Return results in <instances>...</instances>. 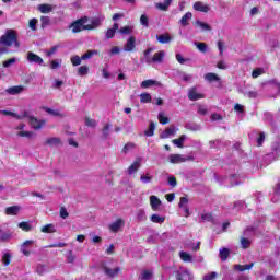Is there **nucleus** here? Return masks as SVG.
<instances>
[{
	"label": "nucleus",
	"mask_w": 280,
	"mask_h": 280,
	"mask_svg": "<svg viewBox=\"0 0 280 280\" xmlns=\"http://www.w3.org/2000/svg\"><path fill=\"white\" fill-rule=\"evenodd\" d=\"M191 12H187L186 14L183 15V18L180 19L179 23L183 27H187V25H189V21H191Z\"/></svg>",
	"instance_id": "obj_27"
},
{
	"label": "nucleus",
	"mask_w": 280,
	"mask_h": 280,
	"mask_svg": "<svg viewBox=\"0 0 280 280\" xmlns=\"http://www.w3.org/2000/svg\"><path fill=\"white\" fill-rule=\"evenodd\" d=\"M11 259H12V255H10V253H4L2 255V264H3V266H10Z\"/></svg>",
	"instance_id": "obj_47"
},
{
	"label": "nucleus",
	"mask_w": 280,
	"mask_h": 280,
	"mask_svg": "<svg viewBox=\"0 0 280 280\" xmlns=\"http://www.w3.org/2000/svg\"><path fill=\"white\" fill-rule=\"evenodd\" d=\"M34 135H35L34 131L22 130L18 132V137H24L26 139H34Z\"/></svg>",
	"instance_id": "obj_43"
},
{
	"label": "nucleus",
	"mask_w": 280,
	"mask_h": 280,
	"mask_svg": "<svg viewBox=\"0 0 280 280\" xmlns=\"http://www.w3.org/2000/svg\"><path fill=\"white\" fill-rule=\"evenodd\" d=\"M121 271V269L119 267H116L114 269H110L108 267H104V272L107 277H117L119 275V272Z\"/></svg>",
	"instance_id": "obj_18"
},
{
	"label": "nucleus",
	"mask_w": 280,
	"mask_h": 280,
	"mask_svg": "<svg viewBox=\"0 0 280 280\" xmlns=\"http://www.w3.org/2000/svg\"><path fill=\"white\" fill-rule=\"evenodd\" d=\"M50 23H51V20L49 19V16L43 15L40 18V27H42V30H45V27H49Z\"/></svg>",
	"instance_id": "obj_41"
},
{
	"label": "nucleus",
	"mask_w": 280,
	"mask_h": 280,
	"mask_svg": "<svg viewBox=\"0 0 280 280\" xmlns=\"http://www.w3.org/2000/svg\"><path fill=\"white\" fill-rule=\"evenodd\" d=\"M78 74L79 75H89V68H88V66L79 67Z\"/></svg>",
	"instance_id": "obj_56"
},
{
	"label": "nucleus",
	"mask_w": 280,
	"mask_h": 280,
	"mask_svg": "<svg viewBox=\"0 0 280 280\" xmlns=\"http://www.w3.org/2000/svg\"><path fill=\"white\" fill-rule=\"evenodd\" d=\"M26 60L31 63V65H39V66H43V63L45 62L40 56L32 52V51H28L27 52V57H26Z\"/></svg>",
	"instance_id": "obj_9"
},
{
	"label": "nucleus",
	"mask_w": 280,
	"mask_h": 280,
	"mask_svg": "<svg viewBox=\"0 0 280 280\" xmlns=\"http://www.w3.org/2000/svg\"><path fill=\"white\" fill-rule=\"evenodd\" d=\"M170 163L176 164V163H185V161H194V156L186 158L183 154H171L168 156Z\"/></svg>",
	"instance_id": "obj_7"
},
{
	"label": "nucleus",
	"mask_w": 280,
	"mask_h": 280,
	"mask_svg": "<svg viewBox=\"0 0 280 280\" xmlns=\"http://www.w3.org/2000/svg\"><path fill=\"white\" fill-rule=\"evenodd\" d=\"M196 25L197 27H200L201 32H211V25H209L208 23L197 20Z\"/></svg>",
	"instance_id": "obj_32"
},
{
	"label": "nucleus",
	"mask_w": 280,
	"mask_h": 280,
	"mask_svg": "<svg viewBox=\"0 0 280 280\" xmlns=\"http://www.w3.org/2000/svg\"><path fill=\"white\" fill-rule=\"evenodd\" d=\"M150 54H152V48H149L147 50H144V62H147V65H152V57L150 56Z\"/></svg>",
	"instance_id": "obj_45"
},
{
	"label": "nucleus",
	"mask_w": 280,
	"mask_h": 280,
	"mask_svg": "<svg viewBox=\"0 0 280 280\" xmlns=\"http://www.w3.org/2000/svg\"><path fill=\"white\" fill-rule=\"evenodd\" d=\"M194 10H196L197 12H209V5L205 4L201 1H198L194 3Z\"/></svg>",
	"instance_id": "obj_19"
},
{
	"label": "nucleus",
	"mask_w": 280,
	"mask_h": 280,
	"mask_svg": "<svg viewBox=\"0 0 280 280\" xmlns=\"http://www.w3.org/2000/svg\"><path fill=\"white\" fill-rule=\"evenodd\" d=\"M174 0H164L163 2L155 3L156 10H161V12H167L170 10V5H172Z\"/></svg>",
	"instance_id": "obj_13"
},
{
	"label": "nucleus",
	"mask_w": 280,
	"mask_h": 280,
	"mask_svg": "<svg viewBox=\"0 0 280 280\" xmlns=\"http://www.w3.org/2000/svg\"><path fill=\"white\" fill-rule=\"evenodd\" d=\"M173 135H176V127L171 126L167 127L161 135V139H170V137H173Z\"/></svg>",
	"instance_id": "obj_17"
},
{
	"label": "nucleus",
	"mask_w": 280,
	"mask_h": 280,
	"mask_svg": "<svg viewBox=\"0 0 280 280\" xmlns=\"http://www.w3.org/2000/svg\"><path fill=\"white\" fill-rule=\"evenodd\" d=\"M86 18H81L69 25V30L72 31V34H78L86 30Z\"/></svg>",
	"instance_id": "obj_3"
},
{
	"label": "nucleus",
	"mask_w": 280,
	"mask_h": 280,
	"mask_svg": "<svg viewBox=\"0 0 280 280\" xmlns=\"http://www.w3.org/2000/svg\"><path fill=\"white\" fill-rule=\"evenodd\" d=\"M156 40H159L161 45H167V43H172V37L168 35V33H166L162 35H156Z\"/></svg>",
	"instance_id": "obj_21"
},
{
	"label": "nucleus",
	"mask_w": 280,
	"mask_h": 280,
	"mask_svg": "<svg viewBox=\"0 0 280 280\" xmlns=\"http://www.w3.org/2000/svg\"><path fill=\"white\" fill-rule=\"evenodd\" d=\"M140 279H141V280H150V279H152V271H150V270H143V271L140 273Z\"/></svg>",
	"instance_id": "obj_49"
},
{
	"label": "nucleus",
	"mask_w": 280,
	"mask_h": 280,
	"mask_svg": "<svg viewBox=\"0 0 280 280\" xmlns=\"http://www.w3.org/2000/svg\"><path fill=\"white\" fill-rule=\"evenodd\" d=\"M133 31H135V26L132 25L124 26L118 30L119 34H121L122 36H128L132 34Z\"/></svg>",
	"instance_id": "obj_25"
},
{
	"label": "nucleus",
	"mask_w": 280,
	"mask_h": 280,
	"mask_svg": "<svg viewBox=\"0 0 280 280\" xmlns=\"http://www.w3.org/2000/svg\"><path fill=\"white\" fill-rule=\"evenodd\" d=\"M19 211H21V208L19 206H12L5 209L7 215H18Z\"/></svg>",
	"instance_id": "obj_34"
},
{
	"label": "nucleus",
	"mask_w": 280,
	"mask_h": 280,
	"mask_svg": "<svg viewBox=\"0 0 280 280\" xmlns=\"http://www.w3.org/2000/svg\"><path fill=\"white\" fill-rule=\"evenodd\" d=\"M0 45H3L4 47H12V45H14V48L19 49L21 44L16 37V32L13 30H7V32L0 37Z\"/></svg>",
	"instance_id": "obj_1"
},
{
	"label": "nucleus",
	"mask_w": 280,
	"mask_h": 280,
	"mask_svg": "<svg viewBox=\"0 0 280 280\" xmlns=\"http://www.w3.org/2000/svg\"><path fill=\"white\" fill-rule=\"evenodd\" d=\"M137 145L132 142H128L127 144H125V147L122 148V153L124 154H128V152H130V150H135Z\"/></svg>",
	"instance_id": "obj_51"
},
{
	"label": "nucleus",
	"mask_w": 280,
	"mask_h": 280,
	"mask_svg": "<svg viewBox=\"0 0 280 280\" xmlns=\"http://www.w3.org/2000/svg\"><path fill=\"white\" fill-rule=\"evenodd\" d=\"M229 255H231L230 248L223 247L219 250V257L221 261H226V259H229Z\"/></svg>",
	"instance_id": "obj_23"
},
{
	"label": "nucleus",
	"mask_w": 280,
	"mask_h": 280,
	"mask_svg": "<svg viewBox=\"0 0 280 280\" xmlns=\"http://www.w3.org/2000/svg\"><path fill=\"white\" fill-rule=\"evenodd\" d=\"M162 202L161 199H159V197L152 195L150 197V206L152 211H159L160 207H161Z\"/></svg>",
	"instance_id": "obj_14"
},
{
	"label": "nucleus",
	"mask_w": 280,
	"mask_h": 280,
	"mask_svg": "<svg viewBox=\"0 0 280 280\" xmlns=\"http://www.w3.org/2000/svg\"><path fill=\"white\" fill-rule=\"evenodd\" d=\"M241 246L242 248H250V240L241 237Z\"/></svg>",
	"instance_id": "obj_57"
},
{
	"label": "nucleus",
	"mask_w": 280,
	"mask_h": 280,
	"mask_svg": "<svg viewBox=\"0 0 280 280\" xmlns=\"http://www.w3.org/2000/svg\"><path fill=\"white\" fill-rule=\"evenodd\" d=\"M136 43L137 39L135 38V36L129 37L127 39V43L125 44L124 51H135V47H137Z\"/></svg>",
	"instance_id": "obj_15"
},
{
	"label": "nucleus",
	"mask_w": 280,
	"mask_h": 280,
	"mask_svg": "<svg viewBox=\"0 0 280 280\" xmlns=\"http://www.w3.org/2000/svg\"><path fill=\"white\" fill-rule=\"evenodd\" d=\"M197 113H198L199 115H207V113H208L207 106H205V105H199V106H198V109H197Z\"/></svg>",
	"instance_id": "obj_63"
},
{
	"label": "nucleus",
	"mask_w": 280,
	"mask_h": 280,
	"mask_svg": "<svg viewBox=\"0 0 280 280\" xmlns=\"http://www.w3.org/2000/svg\"><path fill=\"white\" fill-rule=\"evenodd\" d=\"M179 257L182 261H185L188 264H191L194 261V257H191L190 254L187 252H179Z\"/></svg>",
	"instance_id": "obj_33"
},
{
	"label": "nucleus",
	"mask_w": 280,
	"mask_h": 280,
	"mask_svg": "<svg viewBox=\"0 0 280 280\" xmlns=\"http://www.w3.org/2000/svg\"><path fill=\"white\" fill-rule=\"evenodd\" d=\"M100 55V50H88L85 54H83L81 56L82 60H91V58H93V56H98Z\"/></svg>",
	"instance_id": "obj_29"
},
{
	"label": "nucleus",
	"mask_w": 280,
	"mask_h": 280,
	"mask_svg": "<svg viewBox=\"0 0 280 280\" xmlns=\"http://www.w3.org/2000/svg\"><path fill=\"white\" fill-rule=\"evenodd\" d=\"M141 89H150V86H163V83L156 80L148 79L141 82Z\"/></svg>",
	"instance_id": "obj_11"
},
{
	"label": "nucleus",
	"mask_w": 280,
	"mask_h": 280,
	"mask_svg": "<svg viewBox=\"0 0 280 280\" xmlns=\"http://www.w3.org/2000/svg\"><path fill=\"white\" fill-rule=\"evenodd\" d=\"M36 244V241L34 240H27L21 245V253L25 255V257H30L32 255V246Z\"/></svg>",
	"instance_id": "obj_5"
},
{
	"label": "nucleus",
	"mask_w": 280,
	"mask_h": 280,
	"mask_svg": "<svg viewBox=\"0 0 280 280\" xmlns=\"http://www.w3.org/2000/svg\"><path fill=\"white\" fill-rule=\"evenodd\" d=\"M140 102L142 104H150V102H152V95H150V93L140 94Z\"/></svg>",
	"instance_id": "obj_40"
},
{
	"label": "nucleus",
	"mask_w": 280,
	"mask_h": 280,
	"mask_svg": "<svg viewBox=\"0 0 280 280\" xmlns=\"http://www.w3.org/2000/svg\"><path fill=\"white\" fill-rule=\"evenodd\" d=\"M150 220L154 224H163L165 222V217L155 213L151 215Z\"/></svg>",
	"instance_id": "obj_28"
},
{
	"label": "nucleus",
	"mask_w": 280,
	"mask_h": 280,
	"mask_svg": "<svg viewBox=\"0 0 280 280\" xmlns=\"http://www.w3.org/2000/svg\"><path fill=\"white\" fill-rule=\"evenodd\" d=\"M23 119H28V124L33 130H43L47 126V120L36 118L30 110L23 112Z\"/></svg>",
	"instance_id": "obj_2"
},
{
	"label": "nucleus",
	"mask_w": 280,
	"mask_h": 280,
	"mask_svg": "<svg viewBox=\"0 0 280 280\" xmlns=\"http://www.w3.org/2000/svg\"><path fill=\"white\" fill-rule=\"evenodd\" d=\"M85 126H88L89 128H95L97 126V121L92 118H85Z\"/></svg>",
	"instance_id": "obj_59"
},
{
	"label": "nucleus",
	"mask_w": 280,
	"mask_h": 280,
	"mask_svg": "<svg viewBox=\"0 0 280 280\" xmlns=\"http://www.w3.org/2000/svg\"><path fill=\"white\" fill-rule=\"evenodd\" d=\"M18 226L25 231V233H30V231H32V224L27 221L20 222Z\"/></svg>",
	"instance_id": "obj_38"
},
{
	"label": "nucleus",
	"mask_w": 280,
	"mask_h": 280,
	"mask_svg": "<svg viewBox=\"0 0 280 280\" xmlns=\"http://www.w3.org/2000/svg\"><path fill=\"white\" fill-rule=\"evenodd\" d=\"M158 119H159L160 124H162L163 126H165V124H170V118H167V116H165V114L163 112H161L158 115Z\"/></svg>",
	"instance_id": "obj_46"
},
{
	"label": "nucleus",
	"mask_w": 280,
	"mask_h": 280,
	"mask_svg": "<svg viewBox=\"0 0 280 280\" xmlns=\"http://www.w3.org/2000/svg\"><path fill=\"white\" fill-rule=\"evenodd\" d=\"M36 272L39 275H45L47 272V266L45 265H38L36 268Z\"/></svg>",
	"instance_id": "obj_61"
},
{
	"label": "nucleus",
	"mask_w": 280,
	"mask_h": 280,
	"mask_svg": "<svg viewBox=\"0 0 280 280\" xmlns=\"http://www.w3.org/2000/svg\"><path fill=\"white\" fill-rule=\"evenodd\" d=\"M154 130H156V125L150 122L148 130L144 131L145 137H154Z\"/></svg>",
	"instance_id": "obj_39"
},
{
	"label": "nucleus",
	"mask_w": 280,
	"mask_h": 280,
	"mask_svg": "<svg viewBox=\"0 0 280 280\" xmlns=\"http://www.w3.org/2000/svg\"><path fill=\"white\" fill-rule=\"evenodd\" d=\"M136 218L138 222H145V220H148V215H145V210L143 209L138 210L136 213Z\"/></svg>",
	"instance_id": "obj_37"
},
{
	"label": "nucleus",
	"mask_w": 280,
	"mask_h": 280,
	"mask_svg": "<svg viewBox=\"0 0 280 280\" xmlns=\"http://www.w3.org/2000/svg\"><path fill=\"white\" fill-rule=\"evenodd\" d=\"M113 130V125L107 122L104 125L103 129H102V135L104 139H108L110 137V132Z\"/></svg>",
	"instance_id": "obj_22"
},
{
	"label": "nucleus",
	"mask_w": 280,
	"mask_h": 280,
	"mask_svg": "<svg viewBox=\"0 0 280 280\" xmlns=\"http://www.w3.org/2000/svg\"><path fill=\"white\" fill-rule=\"evenodd\" d=\"M45 112L48 113V115H52L54 117H60L61 114L60 112L56 110V109H51L49 107H44Z\"/></svg>",
	"instance_id": "obj_55"
},
{
	"label": "nucleus",
	"mask_w": 280,
	"mask_h": 280,
	"mask_svg": "<svg viewBox=\"0 0 280 280\" xmlns=\"http://www.w3.org/2000/svg\"><path fill=\"white\" fill-rule=\"evenodd\" d=\"M117 30H119V24L115 23L113 28L107 30V32L105 34L106 38H114L115 32H117Z\"/></svg>",
	"instance_id": "obj_36"
},
{
	"label": "nucleus",
	"mask_w": 280,
	"mask_h": 280,
	"mask_svg": "<svg viewBox=\"0 0 280 280\" xmlns=\"http://www.w3.org/2000/svg\"><path fill=\"white\" fill-rule=\"evenodd\" d=\"M206 82H220V77L213 72H208L205 74Z\"/></svg>",
	"instance_id": "obj_26"
},
{
	"label": "nucleus",
	"mask_w": 280,
	"mask_h": 280,
	"mask_svg": "<svg viewBox=\"0 0 280 280\" xmlns=\"http://www.w3.org/2000/svg\"><path fill=\"white\" fill-rule=\"evenodd\" d=\"M42 233H56V225L54 223L46 224L40 229Z\"/></svg>",
	"instance_id": "obj_31"
},
{
	"label": "nucleus",
	"mask_w": 280,
	"mask_h": 280,
	"mask_svg": "<svg viewBox=\"0 0 280 280\" xmlns=\"http://www.w3.org/2000/svg\"><path fill=\"white\" fill-rule=\"evenodd\" d=\"M36 25H38V19L33 18L28 22V27L32 30V32H36Z\"/></svg>",
	"instance_id": "obj_53"
},
{
	"label": "nucleus",
	"mask_w": 280,
	"mask_h": 280,
	"mask_svg": "<svg viewBox=\"0 0 280 280\" xmlns=\"http://www.w3.org/2000/svg\"><path fill=\"white\" fill-rule=\"evenodd\" d=\"M140 24L143 25V27H150V19L148 18V15L142 14L140 16Z\"/></svg>",
	"instance_id": "obj_48"
},
{
	"label": "nucleus",
	"mask_w": 280,
	"mask_h": 280,
	"mask_svg": "<svg viewBox=\"0 0 280 280\" xmlns=\"http://www.w3.org/2000/svg\"><path fill=\"white\" fill-rule=\"evenodd\" d=\"M164 58H165V50H160L155 52L154 56L152 57V62L161 63L163 62Z\"/></svg>",
	"instance_id": "obj_24"
},
{
	"label": "nucleus",
	"mask_w": 280,
	"mask_h": 280,
	"mask_svg": "<svg viewBox=\"0 0 280 280\" xmlns=\"http://www.w3.org/2000/svg\"><path fill=\"white\" fill-rule=\"evenodd\" d=\"M215 277H218V272L212 271L211 273H208L203 277V280H214Z\"/></svg>",
	"instance_id": "obj_64"
},
{
	"label": "nucleus",
	"mask_w": 280,
	"mask_h": 280,
	"mask_svg": "<svg viewBox=\"0 0 280 280\" xmlns=\"http://www.w3.org/2000/svg\"><path fill=\"white\" fill-rule=\"evenodd\" d=\"M71 62H72L73 67H80V65H82V57L75 55V56L71 57Z\"/></svg>",
	"instance_id": "obj_52"
},
{
	"label": "nucleus",
	"mask_w": 280,
	"mask_h": 280,
	"mask_svg": "<svg viewBox=\"0 0 280 280\" xmlns=\"http://www.w3.org/2000/svg\"><path fill=\"white\" fill-rule=\"evenodd\" d=\"M262 73H264V69H261V68L255 69L252 72V78H259V75H262Z\"/></svg>",
	"instance_id": "obj_62"
},
{
	"label": "nucleus",
	"mask_w": 280,
	"mask_h": 280,
	"mask_svg": "<svg viewBox=\"0 0 280 280\" xmlns=\"http://www.w3.org/2000/svg\"><path fill=\"white\" fill-rule=\"evenodd\" d=\"M188 100L198 102V100H205V94L198 92V88L194 86L188 90Z\"/></svg>",
	"instance_id": "obj_6"
},
{
	"label": "nucleus",
	"mask_w": 280,
	"mask_h": 280,
	"mask_svg": "<svg viewBox=\"0 0 280 280\" xmlns=\"http://www.w3.org/2000/svg\"><path fill=\"white\" fill-rule=\"evenodd\" d=\"M16 63V58H11L9 60H5L2 62V67L4 69H10V67H12V65H15Z\"/></svg>",
	"instance_id": "obj_50"
},
{
	"label": "nucleus",
	"mask_w": 280,
	"mask_h": 280,
	"mask_svg": "<svg viewBox=\"0 0 280 280\" xmlns=\"http://www.w3.org/2000/svg\"><path fill=\"white\" fill-rule=\"evenodd\" d=\"M126 224V221L124 219H117L115 222L109 224V230L112 233H118L119 229H121Z\"/></svg>",
	"instance_id": "obj_12"
},
{
	"label": "nucleus",
	"mask_w": 280,
	"mask_h": 280,
	"mask_svg": "<svg viewBox=\"0 0 280 280\" xmlns=\"http://www.w3.org/2000/svg\"><path fill=\"white\" fill-rule=\"evenodd\" d=\"M61 66H62V59H56L50 62L51 69H60Z\"/></svg>",
	"instance_id": "obj_54"
},
{
	"label": "nucleus",
	"mask_w": 280,
	"mask_h": 280,
	"mask_svg": "<svg viewBox=\"0 0 280 280\" xmlns=\"http://www.w3.org/2000/svg\"><path fill=\"white\" fill-rule=\"evenodd\" d=\"M44 145H48L49 148H58V145H62V140H60L58 137H50L45 140Z\"/></svg>",
	"instance_id": "obj_10"
},
{
	"label": "nucleus",
	"mask_w": 280,
	"mask_h": 280,
	"mask_svg": "<svg viewBox=\"0 0 280 280\" xmlns=\"http://www.w3.org/2000/svg\"><path fill=\"white\" fill-rule=\"evenodd\" d=\"M153 178L154 177L150 175V173H147L145 175L140 176V180L141 183H143V185H148L149 183H152Z\"/></svg>",
	"instance_id": "obj_42"
},
{
	"label": "nucleus",
	"mask_w": 280,
	"mask_h": 280,
	"mask_svg": "<svg viewBox=\"0 0 280 280\" xmlns=\"http://www.w3.org/2000/svg\"><path fill=\"white\" fill-rule=\"evenodd\" d=\"M37 10H39L42 14H49V12H54V5L46 3L39 4Z\"/></svg>",
	"instance_id": "obj_20"
},
{
	"label": "nucleus",
	"mask_w": 280,
	"mask_h": 280,
	"mask_svg": "<svg viewBox=\"0 0 280 280\" xmlns=\"http://www.w3.org/2000/svg\"><path fill=\"white\" fill-rule=\"evenodd\" d=\"M255 264L250 262L249 265H236L235 268L238 272H244V270H250Z\"/></svg>",
	"instance_id": "obj_44"
},
{
	"label": "nucleus",
	"mask_w": 280,
	"mask_h": 280,
	"mask_svg": "<svg viewBox=\"0 0 280 280\" xmlns=\"http://www.w3.org/2000/svg\"><path fill=\"white\" fill-rule=\"evenodd\" d=\"M9 95H19L25 91L23 85H14L5 90Z\"/></svg>",
	"instance_id": "obj_16"
},
{
	"label": "nucleus",
	"mask_w": 280,
	"mask_h": 280,
	"mask_svg": "<svg viewBox=\"0 0 280 280\" xmlns=\"http://www.w3.org/2000/svg\"><path fill=\"white\" fill-rule=\"evenodd\" d=\"M201 220L203 222H213V214H211V213H202L201 214Z\"/></svg>",
	"instance_id": "obj_58"
},
{
	"label": "nucleus",
	"mask_w": 280,
	"mask_h": 280,
	"mask_svg": "<svg viewBox=\"0 0 280 280\" xmlns=\"http://www.w3.org/2000/svg\"><path fill=\"white\" fill-rule=\"evenodd\" d=\"M142 161L143 158H137L136 161L128 167L127 173L129 174V176H132L133 174H137V172H139Z\"/></svg>",
	"instance_id": "obj_8"
},
{
	"label": "nucleus",
	"mask_w": 280,
	"mask_h": 280,
	"mask_svg": "<svg viewBox=\"0 0 280 280\" xmlns=\"http://www.w3.org/2000/svg\"><path fill=\"white\" fill-rule=\"evenodd\" d=\"M1 115H5L8 117H14L15 119H23V113L22 114H16L10 110H0Z\"/></svg>",
	"instance_id": "obj_35"
},
{
	"label": "nucleus",
	"mask_w": 280,
	"mask_h": 280,
	"mask_svg": "<svg viewBox=\"0 0 280 280\" xmlns=\"http://www.w3.org/2000/svg\"><path fill=\"white\" fill-rule=\"evenodd\" d=\"M178 207L184 218H189V215H191L189 212V199L187 197H180Z\"/></svg>",
	"instance_id": "obj_4"
},
{
	"label": "nucleus",
	"mask_w": 280,
	"mask_h": 280,
	"mask_svg": "<svg viewBox=\"0 0 280 280\" xmlns=\"http://www.w3.org/2000/svg\"><path fill=\"white\" fill-rule=\"evenodd\" d=\"M102 25V21L98 18L92 20L91 24L85 25V30H96Z\"/></svg>",
	"instance_id": "obj_30"
},
{
	"label": "nucleus",
	"mask_w": 280,
	"mask_h": 280,
	"mask_svg": "<svg viewBox=\"0 0 280 280\" xmlns=\"http://www.w3.org/2000/svg\"><path fill=\"white\" fill-rule=\"evenodd\" d=\"M195 45L202 54H207L208 47L205 43H195Z\"/></svg>",
	"instance_id": "obj_60"
}]
</instances>
